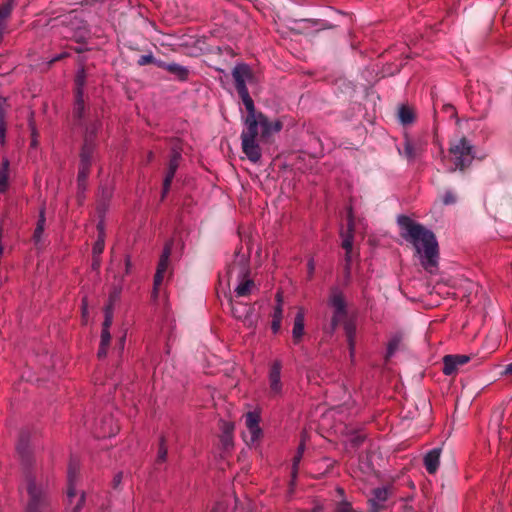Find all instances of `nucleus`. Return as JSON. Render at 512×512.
Segmentation results:
<instances>
[{
  "label": "nucleus",
  "mask_w": 512,
  "mask_h": 512,
  "mask_svg": "<svg viewBox=\"0 0 512 512\" xmlns=\"http://www.w3.org/2000/svg\"><path fill=\"white\" fill-rule=\"evenodd\" d=\"M84 84H85V72L84 70L78 71L75 79V95H83L84 93Z\"/></svg>",
  "instance_id": "nucleus-27"
},
{
  "label": "nucleus",
  "mask_w": 512,
  "mask_h": 512,
  "mask_svg": "<svg viewBox=\"0 0 512 512\" xmlns=\"http://www.w3.org/2000/svg\"><path fill=\"white\" fill-rule=\"evenodd\" d=\"M344 330L347 338L348 348L350 358L353 359L355 355V336H356V327L352 322H346L344 324Z\"/></svg>",
  "instance_id": "nucleus-20"
},
{
  "label": "nucleus",
  "mask_w": 512,
  "mask_h": 512,
  "mask_svg": "<svg viewBox=\"0 0 512 512\" xmlns=\"http://www.w3.org/2000/svg\"><path fill=\"white\" fill-rule=\"evenodd\" d=\"M315 260L314 258H310L307 263V270H308V280H311L314 276L315 272Z\"/></svg>",
  "instance_id": "nucleus-41"
},
{
  "label": "nucleus",
  "mask_w": 512,
  "mask_h": 512,
  "mask_svg": "<svg viewBox=\"0 0 512 512\" xmlns=\"http://www.w3.org/2000/svg\"><path fill=\"white\" fill-rule=\"evenodd\" d=\"M112 320H113L112 306L108 305L105 308V319H104L103 327L102 328L103 329H109L111 324H112Z\"/></svg>",
  "instance_id": "nucleus-32"
},
{
  "label": "nucleus",
  "mask_w": 512,
  "mask_h": 512,
  "mask_svg": "<svg viewBox=\"0 0 512 512\" xmlns=\"http://www.w3.org/2000/svg\"><path fill=\"white\" fill-rule=\"evenodd\" d=\"M9 178V161L4 160L0 169V193H3L8 188Z\"/></svg>",
  "instance_id": "nucleus-22"
},
{
  "label": "nucleus",
  "mask_w": 512,
  "mask_h": 512,
  "mask_svg": "<svg viewBox=\"0 0 512 512\" xmlns=\"http://www.w3.org/2000/svg\"><path fill=\"white\" fill-rule=\"evenodd\" d=\"M335 512H355V511L353 510L350 503L343 501L337 505Z\"/></svg>",
  "instance_id": "nucleus-38"
},
{
  "label": "nucleus",
  "mask_w": 512,
  "mask_h": 512,
  "mask_svg": "<svg viewBox=\"0 0 512 512\" xmlns=\"http://www.w3.org/2000/svg\"><path fill=\"white\" fill-rule=\"evenodd\" d=\"M175 173H176V170L168 167V170H167L166 176L164 178V182H163V197L168 193L171 183H172V180L175 176Z\"/></svg>",
  "instance_id": "nucleus-30"
},
{
  "label": "nucleus",
  "mask_w": 512,
  "mask_h": 512,
  "mask_svg": "<svg viewBox=\"0 0 512 512\" xmlns=\"http://www.w3.org/2000/svg\"><path fill=\"white\" fill-rule=\"evenodd\" d=\"M222 441L226 449L232 445L231 435L228 430L224 433Z\"/></svg>",
  "instance_id": "nucleus-43"
},
{
  "label": "nucleus",
  "mask_w": 512,
  "mask_h": 512,
  "mask_svg": "<svg viewBox=\"0 0 512 512\" xmlns=\"http://www.w3.org/2000/svg\"><path fill=\"white\" fill-rule=\"evenodd\" d=\"M259 415L256 412H248L245 416L247 432L243 434L244 440L248 444L254 443L261 435L259 427Z\"/></svg>",
  "instance_id": "nucleus-7"
},
{
  "label": "nucleus",
  "mask_w": 512,
  "mask_h": 512,
  "mask_svg": "<svg viewBox=\"0 0 512 512\" xmlns=\"http://www.w3.org/2000/svg\"><path fill=\"white\" fill-rule=\"evenodd\" d=\"M398 118L403 125L411 124L414 121L413 110L407 106H401L398 111Z\"/></svg>",
  "instance_id": "nucleus-24"
},
{
  "label": "nucleus",
  "mask_w": 512,
  "mask_h": 512,
  "mask_svg": "<svg viewBox=\"0 0 512 512\" xmlns=\"http://www.w3.org/2000/svg\"><path fill=\"white\" fill-rule=\"evenodd\" d=\"M104 250V239L100 237L93 246V256L98 257Z\"/></svg>",
  "instance_id": "nucleus-35"
},
{
  "label": "nucleus",
  "mask_w": 512,
  "mask_h": 512,
  "mask_svg": "<svg viewBox=\"0 0 512 512\" xmlns=\"http://www.w3.org/2000/svg\"><path fill=\"white\" fill-rule=\"evenodd\" d=\"M282 362L274 360L269 368L268 382L270 397H279L282 395L283 383L281 381Z\"/></svg>",
  "instance_id": "nucleus-6"
},
{
  "label": "nucleus",
  "mask_w": 512,
  "mask_h": 512,
  "mask_svg": "<svg viewBox=\"0 0 512 512\" xmlns=\"http://www.w3.org/2000/svg\"><path fill=\"white\" fill-rule=\"evenodd\" d=\"M79 461L75 458H71L68 465V488H67V498L69 506L73 504L74 499L76 498V479L79 471Z\"/></svg>",
  "instance_id": "nucleus-9"
},
{
  "label": "nucleus",
  "mask_w": 512,
  "mask_h": 512,
  "mask_svg": "<svg viewBox=\"0 0 512 512\" xmlns=\"http://www.w3.org/2000/svg\"><path fill=\"white\" fill-rule=\"evenodd\" d=\"M75 98L76 99H75L73 115L76 120L81 121V119L84 116V110H85L83 95H81V96L75 95Z\"/></svg>",
  "instance_id": "nucleus-25"
},
{
  "label": "nucleus",
  "mask_w": 512,
  "mask_h": 512,
  "mask_svg": "<svg viewBox=\"0 0 512 512\" xmlns=\"http://www.w3.org/2000/svg\"><path fill=\"white\" fill-rule=\"evenodd\" d=\"M157 66L175 75L179 80L182 81L186 80L189 74L187 67L177 63H165L163 61H158Z\"/></svg>",
  "instance_id": "nucleus-18"
},
{
  "label": "nucleus",
  "mask_w": 512,
  "mask_h": 512,
  "mask_svg": "<svg viewBox=\"0 0 512 512\" xmlns=\"http://www.w3.org/2000/svg\"><path fill=\"white\" fill-rule=\"evenodd\" d=\"M92 266L94 269H97L100 266V261H99L98 257H94Z\"/></svg>",
  "instance_id": "nucleus-48"
},
{
  "label": "nucleus",
  "mask_w": 512,
  "mask_h": 512,
  "mask_svg": "<svg viewBox=\"0 0 512 512\" xmlns=\"http://www.w3.org/2000/svg\"><path fill=\"white\" fill-rule=\"evenodd\" d=\"M399 343H400V339L397 337H395L389 341L388 346H387V355H386L387 358H390L394 355V353L398 349Z\"/></svg>",
  "instance_id": "nucleus-31"
},
{
  "label": "nucleus",
  "mask_w": 512,
  "mask_h": 512,
  "mask_svg": "<svg viewBox=\"0 0 512 512\" xmlns=\"http://www.w3.org/2000/svg\"><path fill=\"white\" fill-rule=\"evenodd\" d=\"M246 274V271H245V268L244 267H241L240 268V275H242L243 277L245 276Z\"/></svg>",
  "instance_id": "nucleus-51"
},
{
  "label": "nucleus",
  "mask_w": 512,
  "mask_h": 512,
  "mask_svg": "<svg viewBox=\"0 0 512 512\" xmlns=\"http://www.w3.org/2000/svg\"><path fill=\"white\" fill-rule=\"evenodd\" d=\"M170 254H171V247L169 245H166L164 247V250L160 257V260H159V263L157 266V270H156V273L154 276V291H153L154 296L157 295L158 287L161 285V283L163 281L164 273L166 272L167 267H168Z\"/></svg>",
  "instance_id": "nucleus-10"
},
{
  "label": "nucleus",
  "mask_w": 512,
  "mask_h": 512,
  "mask_svg": "<svg viewBox=\"0 0 512 512\" xmlns=\"http://www.w3.org/2000/svg\"><path fill=\"white\" fill-rule=\"evenodd\" d=\"M110 341H111V335H110L109 329H103L102 328L100 347H99V350H98V357L99 358L106 357L107 349H108V347L110 345Z\"/></svg>",
  "instance_id": "nucleus-21"
},
{
  "label": "nucleus",
  "mask_w": 512,
  "mask_h": 512,
  "mask_svg": "<svg viewBox=\"0 0 512 512\" xmlns=\"http://www.w3.org/2000/svg\"><path fill=\"white\" fill-rule=\"evenodd\" d=\"M456 168L463 170L469 166L474 159L473 146L466 138L459 139L449 148Z\"/></svg>",
  "instance_id": "nucleus-4"
},
{
  "label": "nucleus",
  "mask_w": 512,
  "mask_h": 512,
  "mask_svg": "<svg viewBox=\"0 0 512 512\" xmlns=\"http://www.w3.org/2000/svg\"><path fill=\"white\" fill-rule=\"evenodd\" d=\"M304 326H305V312L303 308H298L297 313L294 318L293 329H292V339L295 345L299 344L302 341L304 336Z\"/></svg>",
  "instance_id": "nucleus-15"
},
{
  "label": "nucleus",
  "mask_w": 512,
  "mask_h": 512,
  "mask_svg": "<svg viewBox=\"0 0 512 512\" xmlns=\"http://www.w3.org/2000/svg\"><path fill=\"white\" fill-rule=\"evenodd\" d=\"M98 126V124H94L91 130H86L85 142L80 154V164H84L91 167L95 145L90 139V137L97 132Z\"/></svg>",
  "instance_id": "nucleus-8"
},
{
  "label": "nucleus",
  "mask_w": 512,
  "mask_h": 512,
  "mask_svg": "<svg viewBox=\"0 0 512 512\" xmlns=\"http://www.w3.org/2000/svg\"><path fill=\"white\" fill-rule=\"evenodd\" d=\"M277 304L273 309L271 329L274 334H277L281 329V323L283 318V305L282 296L280 293L276 295Z\"/></svg>",
  "instance_id": "nucleus-19"
},
{
  "label": "nucleus",
  "mask_w": 512,
  "mask_h": 512,
  "mask_svg": "<svg viewBox=\"0 0 512 512\" xmlns=\"http://www.w3.org/2000/svg\"><path fill=\"white\" fill-rule=\"evenodd\" d=\"M87 314V308L86 306H83V316H85Z\"/></svg>",
  "instance_id": "nucleus-52"
},
{
  "label": "nucleus",
  "mask_w": 512,
  "mask_h": 512,
  "mask_svg": "<svg viewBox=\"0 0 512 512\" xmlns=\"http://www.w3.org/2000/svg\"><path fill=\"white\" fill-rule=\"evenodd\" d=\"M229 305L231 314L234 318L241 320L248 325H251L252 322L250 320V316L252 313V308L248 304L229 298Z\"/></svg>",
  "instance_id": "nucleus-12"
},
{
  "label": "nucleus",
  "mask_w": 512,
  "mask_h": 512,
  "mask_svg": "<svg viewBox=\"0 0 512 512\" xmlns=\"http://www.w3.org/2000/svg\"><path fill=\"white\" fill-rule=\"evenodd\" d=\"M166 457H167V448L164 444V440L162 439L160 442L159 450H158L157 461L164 462L166 460Z\"/></svg>",
  "instance_id": "nucleus-36"
},
{
  "label": "nucleus",
  "mask_w": 512,
  "mask_h": 512,
  "mask_svg": "<svg viewBox=\"0 0 512 512\" xmlns=\"http://www.w3.org/2000/svg\"><path fill=\"white\" fill-rule=\"evenodd\" d=\"M121 480H122V474L119 473L113 479L114 487H118V485L121 483Z\"/></svg>",
  "instance_id": "nucleus-45"
},
{
  "label": "nucleus",
  "mask_w": 512,
  "mask_h": 512,
  "mask_svg": "<svg viewBox=\"0 0 512 512\" xmlns=\"http://www.w3.org/2000/svg\"><path fill=\"white\" fill-rule=\"evenodd\" d=\"M304 449H305V446H304V444L302 443V444H300V445H299V447H298L297 451H301V455H303Z\"/></svg>",
  "instance_id": "nucleus-50"
},
{
  "label": "nucleus",
  "mask_w": 512,
  "mask_h": 512,
  "mask_svg": "<svg viewBox=\"0 0 512 512\" xmlns=\"http://www.w3.org/2000/svg\"><path fill=\"white\" fill-rule=\"evenodd\" d=\"M118 431V428H111L109 431H103V433L101 434L102 437H111V436H114Z\"/></svg>",
  "instance_id": "nucleus-44"
},
{
  "label": "nucleus",
  "mask_w": 512,
  "mask_h": 512,
  "mask_svg": "<svg viewBox=\"0 0 512 512\" xmlns=\"http://www.w3.org/2000/svg\"><path fill=\"white\" fill-rule=\"evenodd\" d=\"M253 287V281L250 279H243L236 287L235 294L237 297H245L250 294Z\"/></svg>",
  "instance_id": "nucleus-23"
},
{
  "label": "nucleus",
  "mask_w": 512,
  "mask_h": 512,
  "mask_svg": "<svg viewBox=\"0 0 512 512\" xmlns=\"http://www.w3.org/2000/svg\"><path fill=\"white\" fill-rule=\"evenodd\" d=\"M328 304L333 308V316L331 319V331L333 332L341 321L346 317V302L342 291L339 288H333L331 290Z\"/></svg>",
  "instance_id": "nucleus-5"
},
{
  "label": "nucleus",
  "mask_w": 512,
  "mask_h": 512,
  "mask_svg": "<svg viewBox=\"0 0 512 512\" xmlns=\"http://www.w3.org/2000/svg\"><path fill=\"white\" fill-rule=\"evenodd\" d=\"M27 492L30 497L26 512H52L47 496L32 477H27Z\"/></svg>",
  "instance_id": "nucleus-3"
},
{
  "label": "nucleus",
  "mask_w": 512,
  "mask_h": 512,
  "mask_svg": "<svg viewBox=\"0 0 512 512\" xmlns=\"http://www.w3.org/2000/svg\"><path fill=\"white\" fill-rule=\"evenodd\" d=\"M347 220H348V228H347V231L345 233H341V236L343 238L342 240V247L345 249L346 251V254H345V260L347 262V266L349 265L350 261H351V251H352V246H353V213H352V210L349 209L348 211V216H347Z\"/></svg>",
  "instance_id": "nucleus-13"
},
{
  "label": "nucleus",
  "mask_w": 512,
  "mask_h": 512,
  "mask_svg": "<svg viewBox=\"0 0 512 512\" xmlns=\"http://www.w3.org/2000/svg\"><path fill=\"white\" fill-rule=\"evenodd\" d=\"M232 77L247 111V115L243 120L244 129L241 133L242 151L251 162L257 163L262 156L257 139L258 135L260 134L261 139H268L271 135L278 133L282 129V123L278 120L269 121L263 113L256 112L254 101L250 97L247 88V83L253 78L252 71L248 65L243 63L236 64L232 70Z\"/></svg>",
  "instance_id": "nucleus-1"
},
{
  "label": "nucleus",
  "mask_w": 512,
  "mask_h": 512,
  "mask_svg": "<svg viewBox=\"0 0 512 512\" xmlns=\"http://www.w3.org/2000/svg\"><path fill=\"white\" fill-rule=\"evenodd\" d=\"M159 60H155V58L149 54V55H142L139 60H138V64L143 66V65H146V64H149V63H155L157 65V62Z\"/></svg>",
  "instance_id": "nucleus-39"
},
{
  "label": "nucleus",
  "mask_w": 512,
  "mask_h": 512,
  "mask_svg": "<svg viewBox=\"0 0 512 512\" xmlns=\"http://www.w3.org/2000/svg\"><path fill=\"white\" fill-rule=\"evenodd\" d=\"M7 101L6 98L0 96V121H5Z\"/></svg>",
  "instance_id": "nucleus-40"
},
{
  "label": "nucleus",
  "mask_w": 512,
  "mask_h": 512,
  "mask_svg": "<svg viewBox=\"0 0 512 512\" xmlns=\"http://www.w3.org/2000/svg\"><path fill=\"white\" fill-rule=\"evenodd\" d=\"M152 158V152L149 153V160Z\"/></svg>",
  "instance_id": "nucleus-56"
},
{
  "label": "nucleus",
  "mask_w": 512,
  "mask_h": 512,
  "mask_svg": "<svg viewBox=\"0 0 512 512\" xmlns=\"http://www.w3.org/2000/svg\"><path fill=\"white\" fill-rule=\"evenodd\" d=\"M84 503H85V495L82 492L80 494L79 498L76 500V502L70 512H79L83 508Z\"/></svg>",
  "instance_id": "nucleus-37"
},
{
  "label": "nucleus",
  "mask_w": 512,
  "mask_h": 512,
  "mask_svg": "<svg viewBox=\"0 0 512 512\" xmlns=\"http://www.w3.org/2000/svg\"><path fill=\"white\" fill-rule=\"evenodd\" d=\"M18 449H19V450H22V449H23V448H22V443H20V444H19Z\"/></svg>",
  "instance_id": "nucleus-55"
},
{
  "label": "nucleus",
  "mask_w": 512,
  "mask_h": 512,
  "mask_svg": "<svg viewBox=\"0 0 512 512\" xmlns=\"http://www.w3.org/2000/svg\"><path fill=\"white\" fill-rule=\"evenodd\" d=\"M389 491L385 487L376 488L372 492V497L369 499L372 512H379L387 501Z\"/></svg>",
  "instance_id": "nucleus-16"
},
{
  "label": "nucleus",
  "mask_w": 512,
  "mask_h": 512,
  "mask_svg": "<svg viewBox=\"0 0 512 512\" xmlns=\"http://www.w3.org/2000/svg\"><path fill=\"white\" fill-rule=\"evenodd\" d=\"M125 267H126V273L128 274L130 271V267H131V262L128 257L125 259Z\"/></svg>",
  "instance_id": "nucleus-47"
},
{
  "label": "nucleus",
  "mask_w": 512,
  "mask_h": 512,
  "mask_svg": "<svg viewBox=\"0 0 512 512\" xmlns=\"http://www.w3.org/2000/svg\"><path fill=\"white\" fill-rule=\"evenodd\" d=\"M397 222L400 235L414 247L422 267L427 272L434 273L439 258L438 243L434 233L405 215H400Z\"/></svg>",
  "instance_id": "nucleus-2"
},
{
  "label": "nucleus",
  "mask_w": 512,
  "mask_h": 512,
  "mask_svg": "<svg viewBox=\"0 0 512 512\" xmlns=\"http://www.w3.org/2000/svg\"><path fill=\"white\" fill-rule=\"evenodd\" d=\"M441 449L434 448L424 456V466L428 473L434 474L439 468Z\"/></svg>",
  "instance_id": "nucleus-17"
},
{
  "label": "nucleus",
  "mask_w": 512,
  "mask_h": 512,
  "mask_svg": "<svg viewBox=\"0 0 512 512\" xmlns=\"http://www.w3.org/2000/svg\"><path fill=\"white\" fill-rule=\"evenodd\" d=\"M425 150V143L422 141L412 142L406 138L403 143V150L399 149V153L404 155L409 161L420 156Z\"/></svg>",
  "instance_id": "nucleus-14"
},
{
  "label": "nucleus",
  "mask_w": 512,
  "mask_h": 512,
  "mask_svg": "<svg viewBox=\"0 0 512 512\" xmlns=\"http://www.w3.org/2000/svg\"><path fill=\"white\" fill-rule=\"evenodd\" d=\"M470 360L467 355H446L443 358V373L447 376L457 372L460 366H463Z\"/></svg>",
  "instance_id": "nucleus-11"
},
{
  "label": "nucleus",
  "mask_w": 512,
  "mask_h": 512,
  "mask_svg": "<svg viewBox=\"0 0 512 512\" xmlns=\"http://www.w3.org/2000/svg\"><path fill=\"white\" fill-rule=\"evenodd\" d=\"M442 202L444 205H452L456 203V196L450 190L446 191L442 197Z\"/></svg>",
  "instance_id": "nucleus-34"
},
{
  "label": "nucleus",
  "mask_w": 512,
  "mask_h": 512,
  "mask_svg": "<svg viewBox=\"0 0 512 512\" xmlns=\"http://www.w3.org/2000/svg\"><path fill=\"white\" fill-rule=\"evenodd\" d=\"M66 56H67V53H61V54H59V55H57V56L53 57V58L51 59V61H50V62H51V63H52V62H56V61H58V60H60V59H62V58H64V57H66Z\"/></svg>",
  "instance_id": "nucleus-46"
},
{
  "label": "nucleus",
  "mask_w": 512,
  "mask_h": 512,
  "mask_svg": "<svg viewBox=\"0 0 512 512\" xmlns=\"http://www.w3.org/2000/svg\"><path fill=\"white\" fill-rule=\"evenodd\" d=\"M90 172V166L80 164L78 172V185L80 188L84 187L87 177Z\"/></svg>",
  "instance_id": "nucleus-28"
},
{
  "label": "nucleus",
  "mask_w": 512,
  "mask_h": 512,
  "mask_svg": "<svg viewBox=\"0 0 512 512\" xmlns=\"http://www.w3.org/2000/svg\"><path fill=\"white\" fill-rule=\"evenodd\" d=\"M36 143H37V142H36V140H35V139H33V140H32L31 145H32V146H36Z\"/></svg>",
  "instance_id": "nucleus-53"
},
{
  "label": "nucleus",
  "mask_w": 512,
  "mask_h": 512,
  "mask_svg": "<svg viewBox=\"0 0 512 512\" xmlns=\"http://www.w3.org/2000/svg\"><path fill=\"white\" fill-rule=\"evenodd\" d=\"M180 159H181V150L177 149V148H173L168 167L177 171V169L179 167Z\"/></svg>",
  "instance_id": "nucleus-29"
},
{
  "label": "nucleus",
  "mask_w": 512,
  "mask_h": 512,
  "mask_svg": "<svg viewBox=\"0 0 512 512\" xmlns=\"http://www.w3.org/2000/svg\"><path fill=\"white\" fill-rule=\"evenodd\" d=\"M301 451H297L296 455L293 458V464H292V479L293 481L296 479L297 473H298V467L302 459Z\"/></svg>",
  "instance_id": "nucleus-33"
},
{
  "label": "nucleus",
  "mask_w": 512,
  "mask_h": 512,
  "mask_svg": "<svg viewBox=\"0 0 512 512\" xmlns=\"http://www.w3.org/2000/svg\"><path fill=\"white\" fill-rule=\"evenodd\" d=\"M234 270H235V266H234V267H232V269L230 270V272H229V273H230V274H232Z\"/></svg>",
  "instance_id": "nucleus-54"
},
{
  "label": "nucleus",
  "mask_w": 512,
  "mask_h": 512,
  "mask_svg": "<svg viewBox=\"0 0 512 512\" xmlns=\"http://www.w3.org/2000/svg\"><path fill=\"white\" fill-rule=\"evenodd\" d=\"M505 374H512V363L508 364L506 367H505Z\"/></svg>",
  "instance_id": "nucleus-49"
},
{
  "label": "nucleus",
  "mask_w": 512,
  "mask_h": 512,
  "mask_svg": "<svg viewBox=\"0 0 512 512\" xmlns=\"http://www.w3.org/2000/svg\"><path fill=\"white\" fill-rule=\"evenodd\" d=\"M45 222H46L45 212H44V209H42L40 211V215H39V219H38V222H37V226H36L35 231H34V240L37 243L40 242V240H41V237H42V234H43V231H44V227H45Z\"/></svg>",
  "instance_id": "nucleus-26"
},
{
  "label": "nucleus",
  "mask_w": 512,
  "mask_h": 512,
  "mask_svg": "<svg viewBox=\"0 0 512 512\" xmlns=\"http://www.w3.org/2000/svg\"><path fill=\"white\" fill-rule=\"evenodd\" d=\"M6 129H7V126H6V121H0V143L2 145L5 144V141H6Z\"/></svg>",
  "instance_id": "nucleus-42"
}]
</instances>
